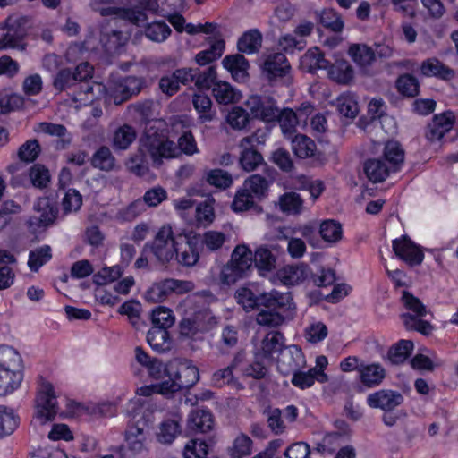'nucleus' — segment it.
Returning a JSON list of instances; mask_svg holds the SVG:
<instances>
[{
  "mask_svg": "<svg viewBox=\"0 0 458 458\" xmlns=\"http://www.w3.org/2000/svg\"><path fill=\"white\" fill-rule=\"evenodd\" d=\"M206 180L211 186L226 189L233 183L232 175L222 169H212L206 174Z\"/></svg>",
  "mask_w": 458,
  "mask_h": 458,
  "instance_id": "64",
  "label": "nucleus"
},
{
  "mask_svg": "<svg viewBox=\"0 0 458 458\" xmlns=\"http://www.w3.org/2000/svg\"><path fill=\"white\" fill-rule=\"evenodd\" d=\"M123 0H91L92 10L103 17L120 18L136 26H141L148 21V14L135 7L123 8Z\"/></svg>",
  "mask_w": 458,
  "mask_h": 458,
  "instance_id": "6",
  "label": "nucleus"
},
{
  "mask_svg": "<svg viewBox=\"0 0 458 458\" xmlns=\"http://www.w3.org/2000/svg\"><path fill=\"white\" fill-rule=\"evenodd\" d=\"M402 302L410 311L401 315V318L406 329L415 330L425 335L431 333L433 327L422 318L428 313L426 306L421 301L408 291H403Z\"/></svg>",
  "mask_w": 458,
  "mask_h": 458,
  "instance_id": "5",
  "label": "nucleus"
},
{
  "mask_svg": "<svg viewBox=\"0 0 458 458\" xmlns=\"http://www.w3.org/2000/svg\"><path fill=\"white\" fill-rule=\"evenodd\" d=\"M183 318L180 322L181 333L190 336L206 328L211 313L204 297L199 293L188 295L179 305Z\"/></svg>",
  "mask_w": 458,
  "mask_h": 458,
  "instance_id": "1",
  "label": "nucleus"
},
{
  "mask_svg": "<svg viewBox=\"0 0 458 458\" xmlns=\"http://www.w3.org/2000/svg\"><path fill=\"white\" fill-rule=\"evenodd\" d=\"M413 348L414 344L412 341L400 340L389 349L387 359L391 364L400 365L409 358Z\"/></svg>",
  "mask_w": 458,
  "mask_h": 458,
  "instance_id": "38",
  "label": "nucleus"
},
{
  "mask_svg": "<svg viewBox=\"0 0 458 458\" xmlns=\"http://www.w3.org/2000/svg\"><path fill=\"white\" fill-rule=\"evenodd\" d=\"M363 169L369 181L374 183L384 182L391 173H394L382 157L368 159L364 163Z\"/></svg>",
  "mask_w": 458,
  "mask_h": 458,
  "instance_id": "20",
  "label": "nucleus"
},
{
  "mask_svg": "<svg viewBox=\"0 0 458 458\" xmlns=\"http://www.w3.org/2000/svg\"><path fill=\"white\" fill-rule=\"evenodd\" d=\"M291 70V66L283 53L277 52L266 56L262 72L269 81L285 77Z\"/></svg>",
  "mask_w": 458,
  "mask_h": 458,
  "instance_id": "15",
  "label": "nucleus"
},
{
  "mask_svg": "<svg viewBox=\"0 0 458 458\" xmlns=\"http://www.w3.org/2000/svg\"><path fill=\"white\" fill-rule=\"evenodd\" d=\"M292 149L299 158L312 157L316 151V143L303 134H296L291 139Z\"/></svg>",
  "mask_w": 458,
  "mask_h": 458,
  "instance_id": "39",
  "label": "nucleus"
},
{
  "mask_svg": "<svg viewBox=\"0 0 458 458\" xmlns=\"http://www.w3.org/2000/svg\"><path fill=\"white\" fill-rule=\"evenodd\" d=\"M214 199H208L198 204L195 208V217L198 225L208 226L215 219Z\"/></svg>",
  "mask_w": 458,
  "mask_h": 458,
  "instance_id": "52",
  "label": "nucleus"
},
{
  "mask_svg": "<svg viewBox=\"0 0 458 458\" xmlns=\"http://www.w3.org/2000/svg\"><path fill=\"white\" fill-rule=\"evenodd\" d=\"M126 39L123 32L114 30L110 33H103L100 42L106 52L114 53L125 44Z\"/></svg>",
  "mask_w": 458,
  "mask_h": 458,
  "instance_id": "61",
  "label": "nucleus"
},
{
  "mask_svg": "<svg viewBox=\"0 0 458 458\" xmlns=\"http://www.w3.org/2000/svg\"><path fill=\"white\" fill-rule=\"evenodd\" d=\"M237 302L246 311L252 310L259 306L265 308H290L292 295L290 293H280L277 290H271L268 293H255L251 289L242 287L235 293Z\"/></svg>",
  "mask_w": 458,
  "mask_h": 458,
  "instance_id": "4",
  "label": "nucleus"
},
{
  "mask_svg": "<svg viewBox=\"0 0 458 458\" xmlns=\"http://www.w3.org/2000/svg\"><path fill=\"white\" fill-rule=\"evenodd\" d=\"M246 106L252 116L266 123L275 122L279 115V107L276 101L270 96L252 95Z\"/></svg>",
  "mask_w": 458,
  "mask_h": 458,
  "instance_id": "9",
  "label": "nucleus"
},
{
  "mask_svg": "<svg viewBox=\"0 0 458 458\" xmlns=\"http://www.w3.org/2000/svg\"><path fill=\"white\" fill-rule=\"evenodd\" d=\"M171 294L168 279L153 284L145 293V299L148 302L157 303L165 301Z\"/></svg>",
  "mask_w": 458,
  "mask_h": 458,
  "instance_id": "55",
  "label": "nucleus"
},
{
  "mask_svg": "<svg viewBox=\"0 0 458 458\" xmlns=\"http://www.w3.org/2000/svg\"><path fill=\"white\" fill-rule=\"evenodd\" d=\"M279 206L281 211L287 215H299L303 209V199L297 192H285L279 198Z\"/></svg>",
  "mask_w": 458,
  "mask_h": 458,
  "instance_id": "43",
  "label": "nucleus"
},
{
  "mask_svg": "<svg viewBox=\"0 0 458 458\" xmlns=\"http://www.w3.org/2000/svg\"><path fill=\"white\" fill-rule=\"evenodd\" d=\"M293 303L292 302L290 308H284L285 310L293 309ZM267 310H261L256 318V321L260 326L268 327H276L281 326L284 322V317L279 312L276 311L277 308H267Z\"/></svg>",
  "mask_w": 458,
  "mask_h": 458,
  "instance_id": "50",
  "label": "nucleus"
},
{
  "mask_svg": "<svg viewBox=\"0 0 458 458\" xmlns=\"http://www.w3.org/2000/svg\"><path fill=\"white\" fill-rule=\"evenodd\" d=\"M184 0H139L137 8L146 14L166 17L170 13H176L183 6Z\"/></svg>",
  "mask_w": 458,
  "mask_h": 458,
  "instance_id": "16",
  "label": "nucleus"
},
{
  "mask_svg": "<svg viewBox=\"0 0 458 458\" xmlns=\"http://www.w3.org/2000/svg\"><path fill=\"white\" fill-rule=\"evenodd\" d=\"M58 411L56 396L53 386L43 382L36 398V415L34 422L44 425L55 420Z\"/></svg>",
  "mask_w": 458,
  "mask_h": 458,
  "instance_id": "8",
  "label": "nucleus"
},
{
  "mask_svg": "<svg viewBox=\"0 0 458 458\" xmlns=\"http://www.w3.org/2000/svg\"><path fill=\"white\" fill-rule=\"evenodd\" d=\"M276 121H278L282 132L286 139H291L296 135V126L298 125L299 121L295 112L292 109H279V115L276 117Z\"/></svg>",
  "mask_w": 458,
  "mask_h": 458,
  "instance_id": "44",
  "label": "nucleus"
},
{
  "mask_svg": "<svg viewBox=\"0 0 458 458\" xmlns=\"http://www.w3.org/2000/svg\"><path fill=\"white\" fill-rule=\"evenodd\" d=\"M310 274L308 265L301 263L284 267L277 272V276L284 285H294L306 280Z\"/></svg>",
  "mask_w": 458,
  "mask_h": 458,
  "instance_id": "22",
  "label": "nucleus"
},
{
  "mask_svg": "<svg viewBox=\"0 0 458 458\" xmlns=\"http://www.w3.org/2000/svg\"><path fill=\"white\" fill-rule=\"evenodd\" d=\"M23 379L22 360L10 346L0 347V396L18 388Z\"/></svg>",
  "mask_w": 458,
  "mask_h": 458,
  "instance_id": "3",
  "label": "nucleus"
},
{
  "mask_svg": "<svg viewBox=\"0 0 458 458\" xmlns=\"http://www.w3.org/2000/svg\"><path fill=\"white\" fill-rule=\"evenodd\" d=\"M36 214L27 221L30 231L33 233L54 223L57 216V208L47 198H41L37 200L33 207Z\"/></svg>",
  "mask_w": 458,
  "mask_h": 458,
  "instance_id": "10",
  "label": "nucleus"
},
{
  "mask_svg": "<svg viewBox=\"0 0 458 458\" xmlns=\"http://www.w3.org/2000/svg\"><path fill=\"white\" fill-rule=\"evenodd\" d=\"M173 374L182 389L193 386L199 378V369L188 362L180 364Z\"/></svg>",
  "mask_w": 458,
  "mask_h": 458,
  "instance_id": "30",
  "label": "nucleus"
},
{
  "mask_svg": "<svg viewBox=\"0 0 458 458\" xmlns=\"http://www.w3.org/2000/svg\"><path fill=\"white\" fill-rule=\"evenodd\" d=\"M262 36L258 30L245 32L238 40V50L245 54H253L261 47Z\"/></svg>",
  "mask_w": 458,
  "mask_h": 458,
  "instance_id": "45",
  "label": "nucleus"
},
{
  "mask_svg": "<svg viewBox=\"0 0 458 458\" xmlns=\"http://www.w3.org/2000/svg\"><path fill=\"white\" fill-rule=\"evenodd\" d=\"M337 111L345 117L353 119L359 113L358 103L352 95H341L337 100Z\"/></svg>",
  "mask_w": 458,
  "mask_h": 458,
  "instance_id": "60",
  "label": "nucleus"
},
{
  "mask_svg": "<svg viewBox=\"0 0 458 458\" xmlns=\"http://www.w3.org/2000/svg\"><path fill=\"white\" fill-rule=\"evenodd\" d=\"M404 401L403 395L394 390L381 389L367 396V404L373 409L393 411Z\"/></svg>",
  "mask_w": 458,
  "mask_h": 458,
  "instance_id": "13",
  "label": "nucleus"
},
{
  "mask_svg": "<svg viewBox=\"0 0 458 458\" xmlns=\"http://www.w3.org/2000/svg\"><path fill=\"white\" fill-rule=\"evenodd\" d=\"M382 158L386 161L389 167L394 169V172H398L404 162V150L398 141H387L384 147Z\"/></svg>",
  "mask_w": 458,
  "mask_h": 458,
  "instance_id": "29",
  "label": "nucleus"
},
{
  "mask_svg": "<svg viewBox=\"0 0 458 458\" xmlns=\"http://www.w3.org/2000/svg\"><path fill=\"white\" fill-rule=\"evenodd\" d=\"M386 376V371L380 363L363 364L360 368V381L369 388L378 386Z\"/></svg>",
  "mask_w": 458,
  "mask_h": 458,
  "instance_id": "21",
  "label": "nucleus"
},
{
  "mask_svg": "<svg viewBox=\"0 0 458 458\" xmlns=\"http://www.w3.org/2000/svg\"><path fill=\"white\" fill-rule=\"evenodd\" d=\"M192 104L199 114L200 123H208L213 121L216 116V111L213 109L210 98L204 94H194Z\"/></svg>",
  "mask_w": 458,
  "mask_h": 458,
  "instance_id": "33",
  "label": "nucleus"
},
{
  "mask_svg": "<svg viewBox=\"0 0 458 458\" xmlns=\"http://www.w3.org/2000/svg\"><path fill=\"white\" fill-rule=\"evenodd\" d=\"M115 165V157L113 156L110 148L106 146L100 147L91 157V165L101 171H112L114 169Z\"/></svg>",
  "mask_w": 458,
  "mask_h": 458,
  "instance_id": "42",
  "label": "nucleus"
},
{
  "mask_svg": "<svg viewBox=\"0 0 458 458\" xmlns=\"http://www.w3.org/2000/svg\"><path fill=\"white\" fill-rule=\"evenodd\" d=\"M421 73L425 76H435L442 80H452L455 72L439 60L429 58L422 62L420 66Z\"/></svg>",
  "mask_w": 458,
  "mask_h": 458,
  "instance_id": "28",
  "label": "nucleus"
},
{
  "mask_svg": "<svg viewBox=\"0 0 458 458\" xmlns=\"http://www.w3.org/2000/svg\"><path fill=\"white\" fill-rule=\"evenodd\" d=\"M24 37L25 32L21 29L14 27L0 28V49L15 48L21 51L25 50Z\"/></svg>",
  "mask_w": 458,
  "mask_h": 458,
  "instance_id": "23",
  "label": "nucleus"
},
{
  "mask_svg": "<svg viewBox=\"0 0 458 458\" xmlns=\"http://www.w3.org/2000/svg\"><path fill=\"white\" fill-rule=\"evenodd\" d=\"M396 88L403 96L409 98H413L420 92V83L418 80L409 73L399 76L396 81Z\"/></svg>",
  "mask_w": 458,
  "mask_h": 458,
  "instance_id": "58",
  "label": "nucleus"
},
{
  "mask_svg": "<svg viewBox=\"0 0 458 458\" xmlns=\"http://www.w3.org/2000/svg\"><path fill=\"white\" fill-rule=\"evenodd\" d=\"M230 262L248 273L253 263L252 251L245 245H238L232 253Z\"/></svg>",
  "mask_w": 458,
  "mask_h": 458,
  "instance_id": "46",
  "label": "nucleus"
},
{
  "mask_svg": "<svg viewBox=\"0 0 458 458\" xmlns=\"http://www.w3.org/2000/svg\"><path fill=\"white\" fill-rule=\"evenodd\" d=\"M452 126L450 118L445 114L436 115L427 128L426 137L430 141L439 140L452 129Z\"/></svg>",
  "mask_w": 458,
  "mask_h": 458,
  "instance_id": "32",
  "label": "nucleus"
},
{
  "mask_svg": "<svg viewBox=\"0 0 458 458\" xmlns=\"http://www.w3.org/2000/svg\"><path fill=\"white\" fill-rule=\"evenodd\" d=\"M242 149L240 156V165L246 172H251L257 169L263 163L262 155L251 148H240Z\"/></svg>",
  "mask_w": 458,
  "mask_h": 458,
  "instance_id": "56",
  "label": "nucleus"
},
{
  "mask_svg": "<svg viewBox=\"0 0 458 458\" xmlns=\"http://www.w3.org/2000/svg\"><path fill=\"white\" fill-rule=\"evenodd\" d=\"M349 55L360 67L370 66L376 60L374 49L365 44H353L349 47Z\"/></svg>",
  "mask_w": 458,
  "mask_h": 458,
  "instance_id": "37",
  "label": "nucleus"
},
{
  "mask_svg": "<svg viewBox=\"0 0 458 458\" xmlns=\"http://www.w3.org/2000/svg\"><path fill=\"white\" fill-rule=\"evenodd\" d=\"M136 137L135 129L129 124H123L114 131L112 140L113 146L116 149L125 150L135 141Z\"/></svg>",
  "mask_w": 458,
  "mask_h": 458,
  "instance_id": "40",
  "label": "nucleus"
},
{
  "mask_svg": "<svg viewBox=\"0 0 458 458\" xmlns=\"http://www.w3.org/2000/svg\"><path fill=\"white\" fill-rule=\"evenodd\" d=\"M148 251L152 253L156 260L161 265H165L174 259L176 251V242L170 225L162 226L152 242H147L144 245L143 252Z\"/></svg>",
  "mask_w": 458,
  "mask_h": 458,
  "instance_id": "7",
  "label": "nucleus"
},
{
  "mask_svg": "<svg viewBox=\"0 0 458 458\" xmlns=\"http://www.w3.org/2000/svg\"><path fill=\"white\" fill-rule=\"evenodd\" d=\"M320 24L330 31L338 33L344 29V21L334 9H324L319 14Z\"/></svg>",
  "mask_w": 458,
  "mask_h": 458,
  "instance_id": "54",
  "label": "nucleus"
},
{
  "mask_svg": "<svg viewBox=\"0 0 458 458\" xmlns=\"http://www.w3.org/2000/svg\"><path fill=\"white\" fill-rule=\"evenodd\" d=\"M284 336L278 331H272L264 337L261 343V353L264 358H271L280 353L284 348Z\"/></svg>",
  "mask_w": 458,
  "mask_h": 458,
  "instance_id": "35",
  "label": "nucleus"
},
{
  "mask_svg": "<svg viewBox=\"0 0 458 458\" xmlns=\"http://www.w3.org/2000/svg\"><path fill=\"white\" fill-rule=\"evenodd\" d=\"M151 321L152 327L166 329L171 327L174 323L173 311L165 307H158L152 311Z\"/></svg>",
  "mask_w": 458,
  "mask_h": 458,
  "instance_id": "62",
  "label": "nucleus"
},
{
  "mask_svg": "<svg viewBox=\"0 0 458 458\" xmlns=\"http://www.w3.org/2000/svg\"><path fill=\"white\" fill-rule=\"evenodd\" d=\"M268 186L269 182L267 178L258 174L249 176L243 182V188L258 199L265 196Z\"/></svg>",
  "mask_w": 458,
  "mask_h": 458,
  "instance_id": "48",
  "label": "nucleus"
},
{
  "mask_svg": "<svg viewBox=\"0 0 458 458\" xmlns=\"http://www.w3.org/2000/svg\"><path fill=\"white\" fill-rule=\"evenodd\" d=\"M225 44L223 39L215 40L209 48L199 52L195 61L199 65H206L221 57L225 51Z\"/></svg>",
  "mask_w": 458,
  "mask_h": 458,
  "instance_id": "47",
  "label": "nucleus"
},
{
  "mask_svg": "<svg viewBox=\"0 0 458 458\" xmlns=\"http://www.w3.org/2000/svg\"><path fill=\"white\" fill-rule=\"evenodd\" d=\"M147 434L145 431L144 423L142 426L139 422L131 424L128 427L126 431V443L130 450L134 453H139L144 449Z\"/></svg>",
  "mask_w": 458,
  "mask_h": 458,
  "instance_id": "36",
  "label": "nucleus"
},
{
  "mask_svg": "<svg viewBox=\"0 0 458 458\" xmlns=\"http://www.w3.org/2000/svg\"><path fill=\"white\" fill-rule=\"evenodd\" d=\"M171 32L170 27L164 21H156L145 27L146 37L154 42H164Z\"/></svg>",
  "mask_w": 458,
  "mask_h": 458,
  "instance_id": "53",
  "label": "nucleus"
},
{
  "mask_svg": "<svg viewBox=\"0 0 458 458\" xmlns=\"http://www.w3.org/2000/svg\"><path fill=\"white\" fill-rule=\"evenodd\" d=\"M253 441L243 433L238 434L226 448L228 458H247L252 454Z\"/></svg>",
  "mask_w": 458,
  "mask_h": 458,
  "instance_id": "25",
  "label": "nucleus"
},
{
  "mask_svg": "<svg viewBox=\"0 0 458 458\" xmlns=\"http://www.w3.org/2000/svg\"><path fill=\"white\" fill-rule=\"evenodd\" d=\"M292 375L291 383L293 386L301 390L311 387L315 384V381L319 383L328 381V377L326 373H318L316 369H310L308 371L298 369Z\"/></svg>",
  "mask_w": 458,
  "mask_h": 458,
  "instance_id": "24",
  "label": "nucleus"
},
{
  "mask_svg": "<svg viewBox=\"0 0 458 458\" xmlns=\"http://www.w3.org/2000/svg\"><path fill=\"white\" fill-rule=\"evenodd\" d=\"M212 413L204 409H196L190 412L187 419V428L192 433H207L214 428Z\"/></svg>",
  "mask_w": 458,
  "mask_h": 458,
  "instance_id": "18",
  "label": "nucleus"
},
{
  "mask_svg": "<svg viewBox=\"0 0 458 458\" xmlns=\"http://www.w3.org/2000/svg\"><path fill=\"white\" fill-rule=\"evenodd\" d=\"M182 421L179 415L164 420L158 427L157 441L164 445H171L182 433Z\"/></svg>",
  "mask_w": 458,
  "mask_h": 458,
  "instance_id": "19",
  "label": "nucleus"
},
{
  "mask_svg": "<svg viewBox=\"0 0 458 458\" xmlns=\"http://www.w3.org/2000/svg\"><path fill=\"white\" fill-rule=\"evenodd\" d=\"M140 150L144 151L152 160L154 167H160L165 159L179 156L176 145L162 131L150 127L146 130L139 141Z\"/></svg>",
  "mask_w": 458,
  "mask_h": 458,
  "instance_id": "2",
  "label": "nucleus"
},
{
  "mask_svg": "<svg viewBox=\"0 0 458 458\" xmlns=\"http://www.w3.org/2000/svg\"><path fill=\"white\" fill-rule=\"evenodd\" d=\"M142 86V81L135 76H127L112 90L110 96L115 105L128 100L131 96L138 94Z\"/></svg>",
  "mask_w": 458,
  "mask_h": 458,
  "instance_id": "17",
  "label": "nucleus"
},
{
  "mask_svg": "<svg viewBox=\"0 0 458 458\" xmlns=\"http://www.w3.org/2000/svg\"><path fill=\"white\" fill-rule=\"evenodd\" d=\"M36 214L27 221L30 231L33 233L54 223L57 216V208L47 198H41L37 200L33 207Z\"/></svg>",
  "mask_w": 458,
  "mask_h": 458,
  "instance_id": "11",
  "label": "nucleus"
},
{
  "mask_svg": "<svg viewBox=\"0 0 458 458\" xmlns=\"http://www.w3.org/2000/svg\"><path fill=\"white\" fill-rule=\"evenodd\" d=\"M392 247L394 254L411 266L420 265L423 261V252L406 235L394 239L392 242Z\"/></svg>",
  "mask_w": 458,
  "mask_h": 458,
  "instance_id": "14",
  "label": "nucleus"
},
{
  "mask_svg": "<svg viewBox=\"0 0 458 458\" xmlns=\"http://www.w3.org/2000/svg\"><path fill=\"white\" fill-rule=\"evenodd\" d=\"M52 258L51 248L48 245L41 246L29 254L28 266L31 271H38Z\"/></svg>",
  "mask_w": 458,
  "mask_h": 458,
  "instance_id": "59",
  "label": "nucleus"
},
{
  "mask_svg": "<svg viewBox=\"0 0 458 458\" xmlns=\"http://www.w3.org/2000/svg\"><path fill=\"white\" fill-rule=\"evenodd\" d=\"M16 261L13 255L6 250H0V289L9 288L14 281V273L7 264Z\"/></svg>",
  "mask_w": 458,
  "mask_h": 458,
  "instance_id": "41",
  "label": "nucleus"
},
{
  "mask_svg": "<svg viewBox=\"0 0 458 458\" xmlns=\"http://www.w3.org/2000/svg\"><path fill=\"white\" fill-rule=\"evenodd\" d=\"M301 66L308 72H314L319 69H327L329 62L318 47H312L301 56Z\"/></svg>",
  "mask_w": 458,
  "mask_h": 458,
  "instance_id": "26",
  "label": "nucleus"
},
{
  "mask_svg": "<svg viewBox=\"0 0 458 458\" xmlns=\"http://www.w3.org/2000/svg\"><path fill=\"white\" fill-rule=\"evenodd\" d=\"M213 96L221 105L233 104L242 98V94L226 81H216L212 88Z\"/></svg>",
  "mask_w": 458,
  "mask_h": 458,
  "instance_id": "27",
  "label": "nucleus"
},
{
  "mask_svg": "<svg viewBox=\"0 0 458 458\" xmlns=\"http://www.w3.org/2000/svg\"><path fill=\"white\" fill-rule=\"evenodd\" d=\"M253 261L259 270L271 271L276 266V258L267 247L257 249L253 256Z\"/></svg>",
  "mask_w": 458,
  "mask_h": 458,
  "instance_id": "63",
  "label": "nucleus"
},
{
  "mask_svg": "<svg viewBox=\"0 0 458 458\" xmlns=\"http://www.w3.org/2000/svg\"><path fill=\"white\" fill-rule=\"evenodd\" d=\"M329 75L335 81L347 84L353 79V69L346 61L337 62L330 67Z\"/></svg>",
  "mask_w": 458,
  "mask_h": 458,
  "instance_id": "57",
  "label": "nucleus"
},
{
  "mask_svg": "<svg viewBox=\"0 0 458 458\" xmlns=\"http://www.w3.org/2000/svg\"><path fill=\"white\" fill-rule=\"evenodd\" d=\"M306 366L305 356L300 347L290 345L284 347L277 358V369L284 376L294 373Z\"/></svg>",
  "mask_w": 458,
  "mask_h": 458,
  "instance_id": "12",
  "label": "nucleus"
},
{
  "mask_svg": "<svg viewBox=\"0 0 458 458\" xmlns=\"http://www.w3.org/2000/svg\"><path fill=\"white\" fill-rule=\"evenodd\" d=\"M38 130L47 135L61 138L59 144L63 148L70 145L72 141V138L68 133L66 127L63 124L43 122L38 123Z\"/></svg>",
  "mask_w": 458,
  "mask_h": 458,
  "instance_id": "49",
  "label": "nucleus"
},
{
  "mask_svg": "<svg viewBox=\"0 0 458 458\" xmlns=\"http://www.w3.org/2000/svg\"><path fill=\"white\" fill-rule=\"evenodd\" d=\"M222 63L235 80H242L246 77L249 63L242 55H226Z\"/></svg>",
  "mask_w": 458,
  "mask_h": 458,
  "instance_id": "34",
  "label": "nucleus"
},
{
  "mask_svg": "<svg viewBox=\"0 0 458 458\" xmlns=\"http://www.w3.org/2000/svg\"><path fill=\"white\" fill-rule=\"evenodd\" d=\"M318 233L327 242H337L342 239V225L335 220H325L319 224Z\"/></svg>",
  "mask_w": 458,
  "mask_h": 458,
  "instance_id": "51",
  "label": "nucleus"
},
{
  "mask_svg": "<svg viewBox=\"0 0 458 458\" xmlns=\"http://www.w3.org/2000/svg\"><path fill=\"white\" fill-rule=\"evenodd\" d=\"M147 341L152 350L163 353L171 349V339L166 329L151 327L147 334Z\"/></svg>",
  "mask_w": 458,
  "mask_h": 458,
  "instance_id": "31",
  "label": "nucleus"
}]
</instances>
